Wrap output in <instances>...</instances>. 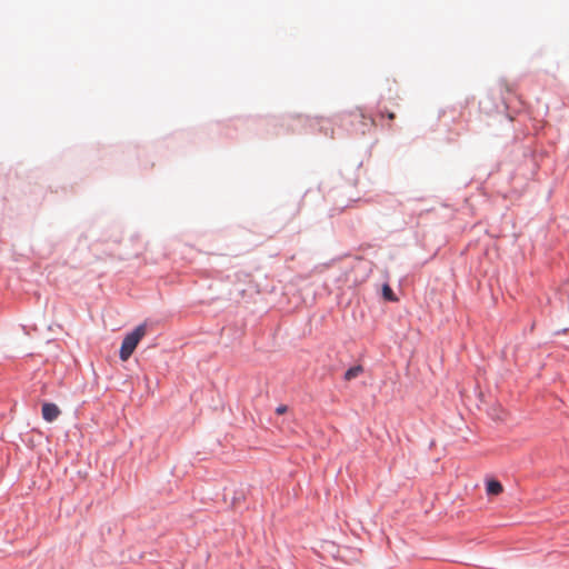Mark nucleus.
<instances>
[{
	"instance_id": "f257e3e1",
	"label": "nucleus",
	"mask_w": 569,
	"mask_h": 569,
	"mask_svg": "<svg viewBox=\"0 0 569 569\" xmlns=\"http://www.w3.org/2000/svg\"><path fill=\"white\" fill-rule=\"evenodd\" d=\"M147 333V323L139 325L132 332L128 333L121 343L120 348V359L122 361H127L133 351L136 350L138 343L140 340L146 336Z\"/></svg>"
},
{
	"instance_id": "f03ea898",
	"label": "nucleus",
	"mask_w": 569,
	"mask_h": 569,
	"mask_svg": "<svg viewBox=\"0 0 569 569\" xmlns=\"http://www.w3.org/2000/svg\"><path fill=\"white\" fill-rule=\"evenodd\" d=\"M60 413H61V411L57 405L51 403V402H46L42 405V418L46 421H48V422L54 421L60 416Z\"/></svg>"
},
{
	"instance_id": "7ed1b4c3",
	"label": "nucleus",
	"mask_w": 569,
	"mask_h": 569,
	"mask_svg": "<svg viewBox=\"0 0 569 569\" xmlns=\"http://www.w3.org/2000/svg\"><path fill=\"white\" fill-rule=\"evenodd\" d=\"M365 369L361 365H357V366H353L351 368H349L346 372H345V380L346 381H351L356 378H358L361 373H363Z\"/></svg>"
},
{
	"instance_id": "20e7f679",
	"label": "nucleus",
	"mask_w": 569,
	"mask_h": 569,
	"mask_svg": "<svg viewBox=\"0 0 569 569\" xmlns=\"http://www.w3.org/2000/svg\"><path fill=\"white\" fill-rule=\"evenodd\" d=\"M487 493L491 496H498L503 491L502 485L497 480L487 481Z\"/></svg>"
},
{
	"instance_id": "39448f33",
	"label": "nucleus",
	"mask_w": 569,
	"mask_h": 569,
	"mask_svg": "<svg viewBox=\"0 0 569 569\" xmlns=\"http://www.w3.org/2000/svg\"><path fill=\"white\" fill-rule=\"evenodd\" d=\"M382 296L388 301H396L397 300L392 289L388 284H385L382 287Z\"/></svg>"
},
{
	"instance_id": "423d86ee",
	"label": "nucleus",
	"mask_w": 569,
	"mask_h": 569,
	"mask_svg": "<svg viewBox=\"0 0 569 569\" xmlns=\"http://www.w3.org/2000/svg\"><path fill=\"white\" fill-rule=\"evenodd\" d=\"M287 411V407L286 406H279L277 409H276V412L278 415H282Z\"/></svg>"
},
{
	"instance_id": "0eeeda50",
	"label": "nucleus",
	"mask_w": 569,
	"mask_h": 569,
	"mask_svg": "<svg viewBox=\"0 0 569 569\" xmlns=\"http://www.w3.org/2000/svg\"><path fill=\"white\" fill-rule=\"evenodd\" d=\"M387 117H388L390 120H393V119H395V113H393V112H388Z\"/></svg>"
}]
</instances>
